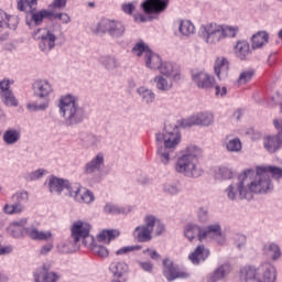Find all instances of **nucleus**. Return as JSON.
Segmentation results:
<instances>
[{"label": "nucleus", "mask_w": 282, "mask_h": 282, "mask_svg": "<svg viewBox=\"0 0 282 282\" xmlns=\"http://www.w3.org/2000/svg\"><path fill=\"white\" fill-rule=\"evenodd\" d=\"M181 140L180 128L175 123H166L163 132L156 133V155L162 164L166 165L171 162V158Z\"/></svg>", "instance_id": "nucleus-1"}, {"label": "nucleus", "mask_w": 282, "mask_h": 282, "mask_svg": "<svg viewBox=\"0 0 282 282\" xmlns=\"http://www.w3.org/2000/svg\"><path fill=\"white\" fill-rule=\"evenodd\" d=\"M141 249H142L141 246H128V247H123V248H121V249H118V250L116 251V254H117L118 257H120V254H127V253H129V252H133L134 250H141Z\"/></svg>", "instance_id": "nucleus-56"}, {"label": "nucleus", "mask_w": 282, "mask_h": 282, "mask_svg": "<svg viewBox=\"0 0 282 282\" xmlns=\"http://www.w3.org/2000/svg\"><path fill=\"white\" fill-rule=\"evenodd\" d=\"M20 12H34L39 6V0H17Z\"/></svg>", "instance_id": "nucleus-43"}, {"label": "nucleus", "mask_w": 282, "mask_h": 282, "mask_svg": "<svg viewBox=\"0 0 282 282\" xmlns=\"http://www.w3.org/2000/svg\"><path fill=\"white\" fill-rule=\"evenodd\" d=\"M48 191L56 195H61V193L64 192L68 197H74L75 202H78V204H91L96 199L94 192L80 187L78 183L70 184L69 181L56 176L48 178Z\"/></svg>", "instance_id": "nucleus-2"}, {"label": "nucleus", "mask_w": 282, "mask_h": 282, "mask_svg": "<svg viewBox=\"0 0 282 282\" xmlns=\"http://www.w3.org/2000/svg\"><path fill=\"white\" fill-rule=\"evenodd\" d=\"M104 212L107 215H129V213H131V206H118V205H113V204H106V206L104 207Z\"/></svg>", "instance_id": "nucleus-40"}, {"label": "nucleus", "mask_w": 282, "mask_h": 282, "mask_svg": "<svg viewBox=\"0 0 282 282\" xmlns=\"http://www.w3.org/2000/svg\"><path fill=\"white\" fill-rule=\"evenodd\" d=\"M215 94H216V96H221V97H224V96H226V94H227V88H226V86H224L223 88L221 87H219V86H216L215 87Z\"/></svg>", "instance_id": "nucleus-62"}, {"label": "nucleus", "mask_w": 282, "mask_h": 282, "mask_svg": "<svg viewBox=\"0 0 282 282\" xmlns=\"http://www.w3.org/2000/svg\"><path fill=\"white\" fill-rule=\"evenodd\" d=\"M31 14V21L35 23V25H41L43 23V19H52V11L42 9L40 11H29Z\"/></svg>", "instance_id": "nucleus-41"}, {"label": "nucleus", "mask_w": 282, "mask_h": 282, "mask_svg": "<svg viewBox=\"0 0 282 282\" xmlns=\"http://www.w3.org/2000/svg\"><path fill=\"white\" fill-rule=\"evenodd\" d=\"M53 249H54V245L52 242H48L41 247L40 254L45 257V256L50 254V252H52Z\"/></svg>", "instance_id": "nucleus-59"}, {"label": "nucleus", "mask_w": 282, "mask_h": 282, "mask_svg": "<svg viewBox=\"0 0 282 282\" xmlns=\"http://www.w3.org/2000/svg\"><path fill=\"white\" fill-rule=\"evenodd\" d=\"M143 254H149V257L152 258L153 261H160V259L162 257V256H160V253H158V251L151 250V249L143 250Z\"/></svg>", "instance_id": "nucleus-60"}, {"label": "nucleus", "mask_w": 282, "mask_h": 282, "mask_svg": "<svg viewBox=\"0 0 282 282\" xmlns=\"http://www.w3.org/2000/svg\"><path fill=\"white\" fill-rule=\"evenodd\" d=\"M252 175H254V170H252V173L248 175L249 184L247 186L249 188L251 199L254 196V193L259 195H268V193H272V191H274V184H272L270 175L264 172H259V167L256 170L254 180H252Z\"/></svg>", "instance_id": "nucleus-11"}, {"label": "nucleus", "mask_w": 282, "mask_h": 282, "mask_svg": "<svg viewBox=\"0 0 282 282\" xmlns=\"http://www.w3.org/2000/svg\"><path fill=\"white\" fill-rule=\"evenodd\" d=\"M230 272H232V265H230V263L228 262L223 263L221 265L216 268L213 273H210L207 276V281L208 282L221 281L223 279H226L228 274H230Z\"/></svg>", "instance_id": "nucleus-27"}, {"label": "nucleus", "mask_w": 282, "mask_h": 282, "mask_svg": "<svg viewBox=\"0 0 282 282\" xmlns=\"http://www.w3.org/2000/svg\"><path fill=\"white\" fill-rule=\"evenodd\" d=\"M99 63L108 72H113V69H118V67H120V62H118L116 57L110 55H101L99 57Z\"/></svg>", "instance_id": "nucleus-38"}, {"label": "nucleus", "mask_w": 282, "mask_h": 282, "mask_svg": "<svg viewBox=\"0 0 282 282\" xmlns=\"http://www.w3.org/2000/svg\"><path fill=\"white\" fill-rule=\"evenodd\" d=\"M51 19H57L61 21L64 25H67L68 23H72V17L67 13H56L54 11H51Z\"/></svg>", "instance_id": "nucleus-52"}, {"label": "nucleus", "mask_w": 282, "mask_h": 282, "mask_svg": "<svg viewBox=\"0 0 282 282\" xmlns=\"http://www.w3.org/2000/svg\"><path fill=\"white\" fill-rule=\"evenodd\" d=\"M45 173H47V171H45L44 169L35 170L29 174L28 180L30 182H36V180H41V177H43Z\"/></svg>", "instance_id": "nucleus-55"}, {"label": "nucleus", "mask_w": 282, "mask_h": 282, "mask_svg": "<svg viewBox=\"0 0 282 282\" xmlns=\"http://www.w3.org/2000/svg\"><path fill=\"white\" fill-rule=\"evenodd\" d=\"M79 142L84 149H96V147H99L100 144V137L94 133L84 132L79 135Z\"/></svg>", "instance_id": "nucleus-29"}, {"label": "nucleus", "mask_w": 282, "mask_h": 282, "mask_svg": "<svg viewBox=\"0 0 282 282\" xmlns=\"http://www.w3.org/2000/svg\"><path fill=\"white\" fill-rule=\"evenodd\" d=\"M230 69V63H228V58L218 57L214 64V72L219 78V80H224V78H228V72Z\"/></svg>", "instance_id": "nucleus-28"}, {"label": "nucleus", "mask_w": 282, "mask_h": 282, "mask_svg": "<svg viewBox=\"0 0 282 282\" xmlns=\"http://www.w3.org/2000/svg\"><path fill=\"white\" fill-rule=\"evenodd\" d=\"M52 270L51 264H43L40 269V274L44 282H57L61 280V275Z\"/></svg>", "instance_id": "nucleus-34"}, {"label": "nucleus", "mask_w": 282, "mask_h": 282, "mask_svg": "<svg viewBox=\"0 0 282 282\" xmlns=\"http://www.w3.org/2000/svg\"><path fill=\"white\" fill-rule=\"evenodd\" d=\"M235 55L240 61H246L250 56V44L246 41H238L235 48Z\"/></svg>", "instance_id": "nucleus-35"}, {"label": "nucleus", "mask_w": 282, "mask_h": 282, "mask_svg": "<svg viewBox=\"0 0 282 282\" xmlns=\"http://www.w3.org/2000/svg\"><path fill=\"white\" fill-rule=\"evenodd\" d=\"M12 204H6L2 208L4 215H21L25 205L30 202V194L26 191H19L11 196Z\"/></svg>", "instance_id": "nucleus-14"}, {"label": "nucleus", "mask_w": 282, "mask_h": 282, "mask_svg": "<svg viewBox=\"0 0 282 282\" xmlns=\"http://www.w3.org/2000/svg\"><path fill=\"white\" fill-rule=\"evenodd\" d=\"M213 122H215V116L213 112L205 111L193 115L187 119H183L181 127H183V129H187L189 127H210Z\"/></svg>", "instance_id": "nucleus-17"}, {"label": "nucleus", "mask_w": 282, "mask_h": 282, "mask_svg": "<svg viewBox=\"0 0 282 282\" xmlns=\"http://www.w3.org/2000/svg\"><path fill=\"white\" fill-rule=\"evenodd\" d=\"M91 230V225L85 223L83 220L75 221L70 227L72 239L74 243H78V241H83L84 246H89L95 254L105 259L109 257V249L102 245L94 243V237L89 236Z\"/></svg>", "instance_id": "nucleus-5"}, {"label": "nucleus", "mask_w": 282, "mask_h": 282, "mask_svg": "<svg viewBox=\"0 0 282 282\" xmlns=\"http://www.w3.org/2000/svg\"><path fill=\"white\" fill-rule=\"evenodd\" d=\"M156 69H159L162 76H166V78H170V76H172L173 80L175 82L182 78V75L178 72H175V67L171 62H163V63L161 62V64H159V68Z\"/></svg>", "instance_id": "nucleus-30"}, {"label": "nucleus", "mask_w": 282, "mask_h": 282, "mask_svg": "<svg viewBox=\"0 0 282 282\" xmlns=\"http://www.w3.org/2000/svg\"><path fill=\"white\" fill-rule=\"evenodd\" d=\"M33 91L36 98L43 100L28 104L29 111H45L50 107V95L54 94V85L47 79H37L33 83Z\"/></svg>", "instance_id": "nucleus-10"}, {"label": "nucleus", "mask_w": 282, "mask_h": 282, "mask_svg": "<svg viewBox=\"0 0 282 282\" xmlns=\"http://www.w3.org/2000/svg\"><path fill=\"white\" fill-rule=\"evenodd\" d=\"M226 149L230 153H239L241 151V140L239 138L226 139Z\"/></svg>", "instance_id": "nucleus-48"}, {"label": "nucleus", "mask_w": 282, "mask_h": 282, "mask_svg": "<svg viewBox=\"0 0 282 282\" xmlns=\"http://www.w3.org/2000/svg\"><path fill=\"white\" fill-rule=\"evenodd\" d=\"M135 8H138V2H124L121 4V11L128 17H133V12H135Z\"/></svg>", "instance_id": "nucleus-51"}, {"label": "nucleus", "mask_w": 282, "mask_h": 282, "mask_svg": "<svg viewBox=\"0 0 282 282\" xmlns=\"http://www.w3.org/2000/svg\"><path fill=\"white\" fill-rule=\"evenodd\" d=\"M72 246H74V243H72L69 240H66L57 245V250L58 252H62V254H69V252H72Z\"/></svg>", "instance_id": "nucleus-53"}, {"label": "nucleus", "mask_w": 282, "mask_h": 282, "mask_svg": "<svg viewBox=\"0 0 282 282\" xmlns=\"http://www.w3.org/2000/svg\"><path fill=\"white\" fill-rule=\"evenodd\" d=\"M94 32L98 36L107 34L110 39H122L127 32V25L120 20L104 18L97 23Z\"/></svg>", "instance_id": "nucleus-12"}, {"label": "nucleus", "mask_w": 282, "mask_h": 282, "mask_svg": "<svg viewBox=\"0 0 282 282\" xmlns=\"http://www.w3.org/2000/svg\"><path fill=\"white\" fill-rule=\"evenodd\" d=\"M120 237V231L116 229H110V230H102L98 235V241H105L106 243H111L113 239Z\"/></svg>", "instance_id": "nucleus-46"}, {"label": "nucleus", "mask_w": 282, "mask_h": 282, "mask_svg": "<svg viewBox=\"0 0 282 282\" xmlns=\"http://www.w3.org/2000/svg\"><path fill=\"white\" fill-rule=\"evenodd\" d=\"M28 226V218L15 220L8 226L7 232L14 239H21V237H25V235L34 241H50V239H52L51 231H41L34 226Z\"/></svg>", "instance_id": "nucleus-7"}, {"label": "nucleus", "mask_w": 282, "mask_h": 282, "mask_svg": "<svg viewBox=\"0 0 282 282\" xmlns=\"http://www.w3.org/2000/svg\"><path fill=\"white\" fill-rule=\"evenodd\" d=\"M132 54L135 56H142V54H144L145 67L149 69H159L160 64L162 63V57L153 53V51L142 42L137 43L132 47Z\"/></svg>", "instance_id": "nucleus-16"}, {"label": "nucleus", "mask_w": 282, "mask_h": 282, "mask_svg": "<svg viewBox=\"0 0 282 282\" xmlns=\"http://www.w3.org/2000/svg\"><path fill=\"white\" fill-rule=\"evenodd\" d=\"M269 39H270V35H268V32H265V31H260V32L256 33L251 37L252 50H259V48L263 47V45H265L268 43Z\"/></svg>", "instance_id": "nucleus-37"}, {"label": "nucleus", "mask_w": 282, "mask_h": 282, "mask_svg": "<svg viewBox=\"0 0 282 282\" xmlns=\"http://www.w3.org/2000/svg\"><path fill=\"white\" fill-rule=\"evenodd\" d=\"M240 279L245 282H275L276 268L270 263L245 265L240 269Z\"/></svg>", "instance_id": "nucleus-8"}, {"label": "nucleus", "mask_w": 282, "mask_h": 282, "mask_svg": "<svg viewBox=\"0 0 282 282\" xmlns=\"http://www.w3.org/2000/svg\"><path fill=\"white\" fill-rule=\"evenodd\" d=\"M192 80L198 89H204L205 91H209L215 87V77L204 70L192 73Z\"/></svg>", "instance_id": "nucleus-23"}, {"label": "nucleus", "mask_w": 282, "mask_h": 282, "mask_svg": "<svg viewBox=\"0 0 282 282\" xmlns=\"http://www.w3.org/2000/svg\"><path fill=\"white\" fill-rule=\"evenodd\" d=\"M2 140L8 145L17 144L21 140V131L18 129H8L4 131Z\"/></svg>", "instance_id": "nucleus-39"}, {"label": "nucleus", "mask_w": 282, "mask_h": 282, "mask_svg": "<svg viewBox=\"0 0 282 282\" xmlns=\"http://www.w3.org/2000/svg\"><path fill=\"white\" fill-rule=\"evenodd\" d=\"M50 8L52 10H65L67 8V0H53Z\"/></svg>", "instance_id": "nucleus-57"}, {"label": "nucleus", "mask_w": 282, "mask_h": 282, "mask_svg": "<svg viewBox=\"0 0 282 282\" xmlns=\"http://www.w3.org/2000/svg\"><path fill=\"white\" fill-rule=\"evenodd\" d=\"M12 252V247H1L0 254H10Z\"/></svg>", "instance_id": "nucleus-63"}, {"label": "nucleus", "mask_w": 282, "mask_h": 282, "mask_svg": "<svg viewBox=\"0 0 282 282\" xmlns=\"http://www.w3.org/2000/svg\"><path fill=\"white\" fill-rule=\"evenodd\" d=\"M154 219L152 217H144V225L135 227L133 230V237L139 243H147L153 239L151 236L153 234Z\"/></svg>", "instance_id": "nucleus-19"}, {"label": "nucleus", "mask_w": 282, "mask_h": 282, "mask_svg": "<svg viewBox=\"0 0 282 282\" xmlns=\"http://www.w3.org/2000/svg\"><path fill=\"white\" fill-rule=\"evenodd\" d=\"M197 217L200 224H206V221H208V209L206 207H200Z\"/></svg>", "instance_id": "nucleus-58"}, {"label": "nucleus", "mask_w": 282, "mask_h": 282, "mask_svg": "<svg viewBox=\"0 0 282 282\" xmlns=\"http://www.w3.org/2000/svg\"><path fill=\"white\" fill-rule=\"evenodd\" d=\"M10 80L3 79L0 82V99L6 105V107H17L19 105V99L14 96L12 89H10Z\"/></svg>", "instance_id": "nucleus-24"}, {"label": "nucleus", "mask_w": 282, "mask_h": 282, "mask_svg": "<svg viewBox=\"0 0 282 282\" xmlns=\"http://www.w3.org/2000/svg\"><path fill=\"white\" fill-rule=\"evenodd\" d=\"M59 115L64 118L67 127L80 124L85 120L87 112L85 107L80 106L78 97L74 95L62 96L58 102Z\"/></svg>", "instance_id": "nucleus-4"}, {"label": "nucleus", "mask_w": 282, "mask_h": 282, "mask_svg": "<svg viewBox=\"0 0 282 282\" xmlns=\"http://www.w3.org/2000/svg\"><path fill=\"white\" fill-rule=\"evenodd\" d=\"M208 257H210V250H208L204 245H198L194 251L188 254V259L193 265L204 263Z\"/></svg>", "instance_id": "nucleus-26"}, {"label": "nucleus", "mask_w": 282, "mask_h": 282, "mask_svg": "<svg viewBox=\"0 0 282 282\" xmlns=\"http://www.w3.org/2000/svg\"><path fill=\"white\" fill-rule=\"evenodd\" d=\"M153 85L159 89V91H170L173 89V82L169 80L164 75H158L152 79Z\"/></svg>", "instance_id": "nucleus-36"}, {"label": "nucleus", "mask_w": 282, "mask_h": 282, "mask_svg": "<svg viewBox=\"0 0 282 282\" xmlns=\"http://www.w3.org/2000/svg\"><path fill=\"white\" fill-rule=\"evenodd\" d=\"M258 173L270 175L273 177V180H282V169L279 166H258Z\"/></svg>", "instance_id": "nucleus-42"}, {"label": "nucleus", "mask_w": 282, "mask_h": 282, "mask_svg": "<svg viewBox=\"0 0 282 282\" xmlns=\"http://www.w3.org/2000/svg\"><path fill=\"white\" fill-rule=\"evenodd\" d=\"M137 93L147 105H151V102L155 100V93H153L152 89H149L147 87H140L138 88Z\"/></svg>", "instance_id": "nucleus-47"}, {"label": "nucleus", "mask_w": 282, "mask_h": 282, "mask_svg": "<svg viewBox=\"0 0 282 282\" xmlns=\"http://www.w3.org/2000/svg\"><path fill=\"white\" fill-rule=\"evenodd\" d=\"M202 238L203 241L204 239H213L219 246H224V243H226V236L221 231V225L219 223H215L203 228Z\"/></svg>", "instance_id": "nucleus-22"}, {"label": "nucleus", "mask_w": 282, "mask_h": 282, "mask_svg": "<svg viewBox=\"0 0 282 282\" xmlns=\"http://www.w3.org/2000/svg\"><path fill=\"white\" fill-rule=\"evenodd\" d=\"M148 217H152L154 219V223L152 225V232L154 230L155 235L160 236L166 230L164 227V224L158 219L154 215H148Z\"/></svg>", "instance_id": "nucleus-50"}, {"label": "nucleus", "mask_w": 282, "mask_h": 282, "mask_svg": "<svg viewBox=\"0 0 282 282\" xmlns=\"http://www.w3.org/2000/svg\"><path fill=\"white\" fill-rule=\"evenodd\" d=\"M252 173V170H246L243 174L238 176L237 184H231L226 189V195L228 199L235 202L237 199H252V195L250 194V189L248 188V176Z\"/></svg>", "instance_id": "nucleus-13"}, {"label": "nucleus", "mask_w": 282, "mask_h": 282, "mask_svg": "<svg viewBox=\"0 0 282 282\" xmlns=\"http://www.w3.org/2000/svg\"><path fill=\"white\" fill-rule=\"evenodd\" d=\"M262 252L265 257H270L273 261L281 259V247L275 242H267L262 246Z\"/></svg>", "instance_id": "nucleus-33"}, {"label": "nucleus", "mask_w": 282, "mask_h": 282, "mask_svg": "<svg viewBox=\"0 0 282 282\" xmlns=\"http://www.w3.org/2000/svg\"><path fill=\"white\" fill-rule=\"evenodd\" d=\"M18 25L19 18L0 10V41H6L10 34V30H17Z\"/></svg>", "instance_id": "nucleus-20"}, {"label": "nucleus", "mask_w": 282, "mask_h": 282, "mask_svg": "<svg viewBox=\"0 0 282 282\" xmlns=\"http://www.w3.org/2000/svg\"><path fill=\"white\" fill-rule=\"evenodd\" d=\"M239 32V26L220 25L208 23L200 26V35L207 45H217L224 39H235Z\"/></svg>", "instance_id": "nucleus-6"}, {"label": "nucleus", "mask_w": 282, "mask_h": 282, "mask_svg": "<svg viewBox=\"0 0 282 282\" xmlns=\"http://www.w3.org/2000/svg\"><path fill=\"white\" fill-rule=\"evenodd\" d=\"M105 166V154L98 153L84 166V175H95V173H100Z\"/></svg>", "instance_id": "nucleus-25"}, {"label": "nucleus", "mask_w": 282, "mask_h": 282, "mask_svg": "<svg viewBox=\"0 0 282 282\" xmlns=\"http://www.w3.org/2000/svg\"><path fill=\"white\" fill-rule=\"evenodd\" d=\"M252 76H254V72L252 70L242 72L238 78L239 85H246V83H249V80H252Z\"/></svg>", "instance_id": "nucleus-54"}, {"label": "nucleus", "mask_w": 282, "mask_h": 282, "mask_svg": "<svg viewBox=\"0 0 282 282\" xmlns=\"http://www.w3.org/2000/svg\"><path fill=\"white\" fill-rule=\"evenodd\" d=\"M163 276L166 281H177V279H188V272L178 267L173 260L166 258L163 260Z\"/></svg>", "instance_id": "nucleus-18"}, {"label": "nucleus", "mask_w": 282, "mask_h": 282, "mask_svg": "<svg viewBox=\"0 0 282 282\" xmlns=\"http://www.w3.org/2000/svg\"><path fill=\"white\" fill-rule=\"evenodd\" d=\"M234 175L235 173L232 172V170L226 166H220L216 172L217 180H232Z\"/></svg>", "instance_id": "nucleus-49"}, {"label": "nucleus", "mask_w": 282, "mask_h": 282, "mask_svg": "<svg viewBox=\"0 0 282 282\" xmlns=\"http://www.w3.org/2000/svg\"><path fill=\"white\" fill-rule=\"evenodd\" d=\"M139 265L144 272H153V263L151 261L139 262Z\"/></svg>", "instance_id": "nucleus-61"}, {"label": "nucleus", "mask_w": 282, "mask_h": 282, "mask_svg": "<svg viewBox=\"0 0 282 282\" xmlns=\"http://www.w3.org/2000/svg\"><path fill=\"white\" fill-rule=\"evenodd\" d=\"M202 235H204V229L198 225L188 224L184 228V236L186 237V239H188V241H192L193 239H195V237L198 238V241H204Z\"/></svg>", "instance_id": "nucleus-32"}, {"label": "nucleus", "mask_w": 282, "mask_h": 282, "mask_svg": "<svg viewBox=\"0 0 282 282\" xmlns=\"http://www.w3.org/2000/svg\"><path fill=\"white\" fill-rule=\"evenodd\" d=\"M204 154L202 148L189 145L183 154L177 158L174 170L184 177H202L204 170L199 166V158Z\"/></svg>", "instance_id": "nucleus-3"}, {"label": "nucleus", "mask_w": 282, "mask_h": 282, "mask_svg": "<svg viewBox=\"0 0 282 282\" xmlns=\"http://www.w3.org/2000/svg\"><path fill=\"white\" fill-rule=\"evenodd\" d=\"M34 41H39V48L44 54H50L54 47H56V34L50 29H37L33 33Z\"/></svg>", "instance_id": "nucleus-15"}, {"label": "nucleus", "mask_w": 282, "mask_h": 282, "mask_svg": "<svg viewBox=\"0 0 282 282\" xmlns=\"http://www.w3.org/2000/svg\"><path fill=\"white\" fill-rule=\"evenodd\" d=\"M178 32L183 36H191V34H195V24L189 20H181L178 24Z\"/></svg>", "instance_id": "nucleus-44"}, {"label": "nucleus", "mask_w": 282, "mask_h": 282, "mask_svg": "<svg viewBox=\"0 0 282 282\" xmlns=\"http://www.w3.org/2000/svg\"><path fill=\"white\" fill-rule=\"evenodd\" d=\"M0 282H8V276L0 273Z\"/></svg>", "instance_id": "nucleus-64"}, {"label": "nucleus", "mask_w": 282, "mask_h": 282, "mask_svg": "<svg viewBox=\"0 0 282 282\" xmlns=\"http://www.w3.org/2000/svg\"><path fill=\"white\" fill-rule=\"evenodd\" d=\"M170 0H144L141 3L143 13H135L133 15L135 23H147L149 21H155L160 19V14L166 12Z\"/></svg>", "instance_id": "nucleus-9"}, {"label": "nucleus", "mask_w": 282, "mask_h": 282, "mask_svg": "<svg viewBox=\"0 0 282 282\" xmlns=\"http://www.w3.org/2000/svg\"><path fill=\"white\" fill-rule=\"evenodd\" d=\"M273 126L278 130V135L267 137L264 139V149H267L269 153H275L282 145V120L274 119Z\"/></svg>", "instance_id": "nucleus-21"}, {"label": "nucleus", "mask_w": 282, "mask_h": 282, "mask_svg": "<svg viewBox=\"0 0 282 282\" xmlns=\"http://www.w3.org/2000/svg\"><path fill=\"white\" fill-rule=\"evenodd\" d=\"M109 270L115 276V280L111 282H123L122 276L127 274L129 267L124 262H113L110 264Z\"/></svg>", "instance_id": "nucleus-31"}, {"label": "nucleus", "mask_w": 282, "mask_h": 282, "mask_svg": "<svg viewBox=\"0 0 282 282\" xmlns=\"http://www.w3.org/2000/svg\"><path fill=\"white\" fill-rule=\"evenodd\" d=\"M182 192V185H180V182H166L163 184V193L165 195H180Z\"/></svg>", "instance_id": "nucleus-45"}]
</instances>
